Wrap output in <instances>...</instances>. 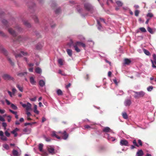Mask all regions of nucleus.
<instances>
[{"label": "nucleus", "instance_id": "obj_25", "mask_svg": "<svg viewBox=\"0 0 156 156\" xmlns=\"http://www.w3.org/2000/svg\"><path fill=\"white\" fill-rule=\"evenodd\" d=\"M35 72L36 73L40 74L41 73V70L40 68L37 67L35 69Z\"/></svg>", "mask_w": 156, "mask_h": 156}, {"label": "nucleus", "instance_id": "obj_13", "mask_svg": "<svg viewBox=\"0 0 156 156\" xmlns=\"http://www.w3.org/2000/svg\"><path fill=\"white\" fill-rule=\"evenodd\" d=\"M103 131L105 132L108 133V132H112V130H111L109 127H106L103 128Z\"/></svg>", "mask_w": 156, "mask_h": 156}, {"label": "nucleus", "instance_id": "obj_33", "mask_svg": "<svg viewBox=\"0 0 156 156\" xmlns=\"http://www.w3.org/2000/svg\"><path fill=\"white\" fill-rule=\"evenodd\" d=\"M43 145L42 144H40L39 145V149L41 151H42Z\"/></svg>", "mask_w": 156, "mask_h": 156}, {"label": "nucleus", "instance_id": "obj_7", "mask_svg": "<svg viewBox=\"0 0 156 156\" xmlns=\"http://www.w3.org/2000/svg\"><path fill=\"white\" fill-rule=\"evenodd\" d=\"M131 103V101L130 99H126L124 102V104L126 106H129Z\"/></svg>", "mask_w": 156, "mask_h": 156}, {"label": "nucleus", "instance_id": "obj_1", "mask_svg": "<svg viewBox=\"0 0 156 156\" xmlns=\"http://www.w3.org/2000/svg\"><path fill=\"white\" fill-rule=\"evenodd\" d=\"M81 46L84 48L86 47V45L85 44L80 41H77L74 43L73 45L75 50L77 52H79L80 51V50L78 48V46Z\"/></svg>", "mask_w": 156, "mask_h": 156}, {"label": "nucleus", "instance_id": "obj_19", "mask_svg": "<svg viewBox=\"0 0 156 156\" xmlns=\"http://www.w3.org/2000/svg\"><path fill=\"white\" fill-rule=\"evenodd\" d=\"M116 3L119 7H121L123 5V2L120 1H117Z\"/></svg>", "mask_w": 156, "mask_h": 156}, {"label": "nucleus", "instance_id": "obj_62", "mask_svg": "<svg viewBox=\"0 0 156 156\" xmlns=\"http://www.w3.org/2000/svg\"><path fill=\"white\" fill-rule=\"evenodd\" d=\"M113 81L114 83L116 85H117L118 84L117 81L116 79H114L113 80Z\"/></svg>", "mask_w": 156, "mask_h": 156}, {"label": "nucleus", "instance_id": "obj_3", "mask_svg": "<svg viewBox=\"0 0 156 156\" xmlns=\"http://www.w3.org/2000/svg\"><path fill=\"white\" fill-rule=\"evenodd\" d=\"M20 104L24 108H25L26 111H30L31 109L32 105L29 102H27V104H23L22 102H20Z\"/></svg>", "mask_w": 156, "mask_h": 156}, {"label": "nucleus", "instance_id": "obj_31", "mask_svg": "<svg viewBox=\"0 0 156 156\" xmlns=\"http://www.w3.org/2000/svg\"><path fill=\"white\" fill-rule=\"evenodd\" d=\"M43 45L41 44H38L36 46V48L37 49H40L41 48Z\"/></svg>", "mask_w": 156, "mask_h": 156}, {"label": "nucleus", "instance_id": "obj_58", "mask_svg": "<svg viewBox=\"0 0 156 156\" xmlns=\"http://www.w3.org/2000/svg\"><path fill=\"white\" fill-rule=\"evenodd\" d=\"M5 102L6 103L7 105H11V104L9 100H8L7 99H5Z\"/></svg>", "mask_w": 156, "mask_h": 156}, {"label": "nucleus", "instance_id": "obj_20", "mask_svg": "<svg viewBox=\"0 0 156 156\" xmlns=\"http://www.w3.org/2000/svg\"><path fill=\"white\" fill-rule=\"evenodd\" d=\"M16 87L19 89V90L21 92H23V88L19 84H17L16 85Z\"/></svg>", "mask_w": 156, "mask_h": 156}, {"label": "nucleus", "instance_id": "obj_43", "mask_svg": "<svg viewBox=\"0 0 156 156\" xmlns=\"http://www.w3.org/2000/svg\"><path fill=\"white\" fill-rule=\"evenodd\" d=\"M44 138L45 140L47 142L50 141L51 140V139L49 137H48L46 136H44Z\"/></svg>", "mask_w": 156, "mask_h": 156}, {"label": "nucleus", "instance_id": "obj_51", "mask_svg": "<svg viewBox=\"0 0 156 156\" xmlns=\"http://www.w3.org/2000/svg\"><path fill=\"white\" fill-rule=\"evenodd\" d=\"M0 121L2 122H4L5 121V119L4 117L0 115Z\"/></svg>", "mask_w": 156, "mask_h": 156}, {"label": "nucleus", "instance_id": "obj_5", "mask_svg": "<svg viewBox=\"0 0 156 156\" xmlns=\"http://www.w3.org/2000/svg\"><path fill=\"white\" fill-rule=\"evenodd\" d=\"M120 145L121 146H128V141L125 139H122L120 140Z\"/></svg>", "mask_w": 156, "mask_h": 156}, {"label": "nucleus", "instance_id": "obj_12", "mask_svg": "<svg viewBox=\"0 0 156 156\" xmlns=\"http://www.w3.org/2000/svg\"><path fill=\"white\" fill-rule=\"evenodd\" d=\"M58 133H59L58 132L56 133L55 131H53L52 132L51 136L53 137H55L58 139H60V137L58 136L57 135V134Z\"/></svg>", "mask_w": 156, "mask_h": 156}, {"label": "nucleus", "instance_id": "obj_40", "mask_svg": "<svg viewBox=\"0 0 156 156\" xmlns=\"http://www.w3.org/2000/svg\"><path fill=\"white\" fill-rule=\"evenodd\" d=\"M1 140H2L4 141H6L7 140V138L5 136H4V135H3L2 136H1Z\"/></svg>", "mask_w": 156, "mask_h": 156}, {"label": "nucleus", "instance_id": "obj_54", "mask_svg": "<svg viewBox=\"0 0 156 156\" xmlns=\"http://www.w3.org/2000/svg\"><path fill=\"white\" fill-rule=\"evenodd\" d=\"M37 99V98L36 97H35L33 98H30V100L31 101H36Z\"/></svg>", "mask_w": 156, "mask_h": 156}, {"label": "nucleus", "instance_id": "obj_32", "mask_svg": "<svg viewBox=\"0 0 156 156\" xmlns=\"http://www.w3.org/2000/svg\"><path fill=\"white\" fill-rule=\"evenodd\" d=\"M97 23L98 24V30H102V27L100 23L99 22V21L98 20L97 21Z\"/></svg>", "mask_w": 156, "mask_h": 156}, {"label": "nucleus", "instance_id": "obj_27", "mask_svg": "<svg viewBox=\"0 0 156 156\" xmlns=\"http://www.w3.org/2000/svg\"><path fill=\"white\" fill-rule=\"evenodd\" d=\"M122 115L124 119H126L128 118V115L126 112H123L122 113Z\"/></svg>", "mask_w": 156, "mask_h": 156}, {"label": "nucleus", "instance_id": "obj_46", "mask_svg": "<svg viewBox=\"0 0 156 156\" xmlns=\"http://www.w3.org/2000/svg\"><path fill=\"white\" fill-rule=\"evenodd\" d=\"M147 30L151 34H153V33L152 29L150 27H148Z\"/></svg>", "mask_w": 156, "mask_h": 156}, {"label": "nucleus", "instance_id": "obj_50", "mask_svg": "<svg viewBox=\"0 0 156 156\" xmlns=\"http://www.w3.org/2000/svg\"><path fill=\"white\" fill-rule=\"evenodd\" d=\"M16 91V89L15 88H12V92L13 94L15 95V94Z\"/></svg>", "mask_w": 156, "mask_h": 156}, {"label": "nucleus", "instance_id": "obj_14", "mask_svg": "<svg viewBox=\"0 0 156 156\" xmlns=\"http://www.w3.org/2000/svg\"><path fill=\"white\" fill-rule=\"evenodd\" d=\"M23 131L25 133L28 134L30 133L31 129L30 128H26L23 129Z\"/></svg>", "mask_w": 156, "mask_h": 156}, {"label": "nucleus", "instance_id": "obj_16", "mask_svg": "<svg viewBox=\"0 0 156 156\" xmlns=\"http://www.w3.org/2000/svg\"><path fill=\"white\" fill-rule=\"evenodd\" d=\"M30 81L32 85H35L36 83V81L34 80V78L33 77H30Z\"/></svg>", "mask_w": 156, "mask_h": 156}, {"label": "nucleus", "instance_id": "obj_24", "mask_svg": "<svg viewBox=\"0 0 156 156\" xmlns=\"http://www.w3.org/2000/svg\"><path fill=\"white\" fill-rule=\"evenodd\" d=\"M131 62V61L128 58H126L124 60V63L128 65Z\"/></svg>", "mask_w": 156, "mask_h": 156}, {"label": "nucleus", "instance_id": "obj_44", "mask_svg": "<svg viewBox=\"0 0 156 156\" xmlns=\"http://www.w3.org/2000/svg\"><path fill=\"white\" fill-rule=\"evenodd\" d=\"M8 93L9 94V95L11 97H12L13 96H14V95L13 94L12 92H11L9 91H8Z\"/></svg>", "mask_w": 156, "mask_h": 156}, {"label": "nucleus", "instance_id": "obj_9", "mask_svg": "<svg viewBox=\"0 0 156 156\" xmlns=\"http://www.w3.org/2000/svg\"><path fill=\"white\" fill-rule=\"evenodd\" d=\"M27 53L26 52H24L23 51H21L20 53L18 54H16L15 57L16 58L18 57H21L23 56H26L27 55Z\"/></svg>", "mask_w": 156, "mask_h": 156}, {"label": "nucleus", "instance_id": "obj_64", "mask_svg": "<svg viewBox=\"0 0 156 156\" xmlns=\"http://www.w3.org/2000/svg\"><path fill=\"white\" fill-rule=\"evenodd\" d=\"M90 46H92V45H94V42L93 41H90Z\"/></svg>", "mask_w": 156, "mask_h": 156}, {"label": "nucleus", "instance_id": "obj_29", "mask_svg": "<svg viewBox=\"0 0 156 156\" xmlns=\"http://www.w3.org/2000/svg\"><path fill=\"white\" fill-rule=\"evenodd\" d=\"M11 107L14 110H17L18 108L17 107L13 104H11Z\"/></svg>", "mask_w": 156, "mask_h": 156}, {"label": "nucleus", "instance_id": "obj_61", "mask_svg": "<svg viewBox=\"0 0 156 156\" xmlns=\"http://www.w3.org/2000/svg\"><path fill=\"white\" fill-rule=\"evenodd\" d=\"M3 135H4L3 132L2 131H0V136H1V137L2 136H3Z\"/></svg>", "mask_w": 156, "mask_h": 156}, {"label": "nucleus", "instance_id": "obj_53", "mask_svg": "<svg viewBox=\"0 0 156 156\" xmlns=\"http://www.w3.org/2000/svg\"><path fill=\"white\" fill-rule=\"evenodd\" d=\"M8 60L9 62L12 65H14V63L12 62L11 59L10 58H8Z\"/></svg>", "mask_w": 156, "mask_h": 156}, {"label": "nucleus", "instance_id": "obj_21", "mask_svg": "<svg viewBox=\"0 0 156 156\" xmlns=\"http://www.w3.org/2000/svg\"><path fill=\"white\" fill-rule=\"evenodd\" d=\"M151 61L152 63V66L153 68H156V60H151Z\"/></svg>", "mask_w": 156, "mask_h": 156}, {"label": "nucleus", "instance_id": "obj_28", "mask_svg": "<svg viewBox=\"0 0 156 156\" xmlns=\"http://www.w3.org/2000/svg\"><path fill=\"white\" fill-rule=\"evenodd\" d=\"M108 140L112 141H114L115 140V138L114 137H110L109 135H108Z\"/></svg>", "mask_w": 156, "mask_h": 156}, {"label": "nucleus", "instance_id": "obj_55", "mask_svg": "<svg viewBox=\"0 0 156 156\" xmlns=\"http://www.w3.org/2000/svg\"><path fill=\"white\" fill-rule=\"evenodd\" d=\"M29 111H26V114L28 117H29L31 115V113L29 112Z\"/></svg>", "mask_w": 156, "mask_h": 156}, {"label": "nucleus", "instance_id": "obj_48", "mask_svg": "<svg viewBox=\"0 0 156 156\" xmlns=\"http://www.w3.org/2000/svg\"><path fill=\"white\" fill-rule=\"evenodd\" d=\"M133 144L136 146L139 147V145L137 144L136 140H134L133 142Z\"/></svg>", "mask_w": 156, "mask_h": 156}, {"label": "nucleus", "instance_id": "obj_6", "mask_svg": "<svg viewBox=\"0 0 156 156\" xmlns=\"http://www.w3.org/2000/svg\"><path fill=\"white\" fill-rule=\"evenodd\" d=\"M2 78L5 80H12L13 79L12 77L9 75L7 74H5L2 76Z\"/></svg>", "mask_w": 156, "mask_h": 156}, {"label": "nucleus", "instance_id": "obj_26", "mask_svg": "<svg viewBox=\"0 0 156 156\" xmlns=\"http://www.w3.org/2000/svg\"><path fill=\"white\" fill-rule=\"evenodd\" d=\"M27 74V73L25 72H22L18 73L17 74V75L19 76L22 77L25 75L26 74Z\"/></svg>", "mask_w": 156, "mask_h": 156}, {"label": "nucleus", "instance_id": "obj_63", "mask_svg": "<svg viewBox=\"0 0 156 156\" xmlns=\"http://www.w3.org/2000/svg\"><path fill=\"white\" fill-rule=\"evenodd\" d=\"M33 68L32 67L30 68L29 69V70L30 72H32L33 71Z\"/></svg>", "mask_w": 156, "mask_h": 156}, {"label": "nucleus", "instance_id": "obj_4", "mask_svg": "<svg viewBox=\"0 0 156 156\" xmlns=\"http://www.w3.org/2000/svg\"><path fill=\"white\" fill-rule=\"evenodd\" d=\"M84 7L86 9L91 13H93L94 9L92 6L89 3H87L84 4Z\"/></svg>", "mask_w": 156, "mask_h": 156}, {"label": "nucleus", "instance_id": "obj_47", "mask_svg": "<svg viewBox=\"0 0 156 156\" xmlns=\"http://www.w3.org/2000/svg\"><path fill=\"white\" fill-rule=\"evenodd\" d=\"M139 13V11L138 10H136L135 12V14L136 16H138Z\"/></svg>", "mask_w": 156, "mask_h": 156}, {"label": "nucleus", "instance_id": "obj_42", "mask_svg": "<svg viewBox=\"0 0 156 156\" xmlns=\"http://www.w3.org/2000/svg\"><path fill=\"white\" fill-rule=\"evenodd\" d=\"M153 89V87L152 86H149L147 88V90L149 91H151Z\"/></svg>", "mask_w": 156, "mask_h": 156}, {"label": "nucleus", "instance_id": "obj_2", "mask_svg": "<svg viewBox=\"0 0 156 156\" xmlns=\"http://www.w3.org/2000/svg\"><path fill=\"white\" fill-rule=\"evenodd\" d=\"M132 93H134V97L136 98H139L143 97L145 93L143 91H141L139 92L133 91Z\"/></svg>", "mask_w": 156, "mask_h": 156}, {"label": "nucleus", "instance_id": "obj_60", "mask_svg": "<svg viewBox=\"0 0 156 156\" xmlns=\"http://www.w3.org/2000/svg\"><path fill=\"white\" fill-rule=\"evenodd\" d=\"M154 60H156V55L155 54L153 55Z\"/></svg>", "mask_w": 156, "mask_h": 156}, {"label": "nucleus", "instance_id": "obj_52", "mask_svg": "<svg viewBox=\"0 0 156 156\" xmlns=\"http://www.w3.org/2000/svg\"><path fill=\"white\" fill-rule=\"evenodd\" d=\"M60 11V9L59 8L57 9L55 11V12L56 13L58 14Z\"/></svg>", "mask_w": 156, "mask_h": 156}, {"label": "nucleus", "instance_id": "obj_49", "mask_svg": "<svg viewBox=\"0 0 156 156\" xmlns=\"http://www.w3.org/2000/svg\"><path fill=\"white\" fill-rule=\"evenodd\" d=\"M147 17H152L153 16V15L152 13H149L147 14Z\"/></svg>", "mask_w": 156, "mask_h": 156}, {"label": "nucleus", "instance_id": "obj_36", "mask_svg": "<svg viewBox=\"0 0 156 156\" xmlns=\"http://www.w3.org/2000/svg\"><path fill=\"white\" fill-rule=\"evenodd\" d=\"M3 147L6 150H8L9 149V146L7 144H5L3 145Z\"/></svg>", "mask_w": 156, "mask_h": 156}, {"label": "nucleus", "instance_id": "obj_38", "mask_svg": "<svg viewBox=\"0 0 156 156\" xmlns=\"http://www.w3.org/2000/svg\"><path fill=\"white\" fill-rule=\"evenodd\" d=\"M139 30L143 32H146V29L144 27H141L139 28Z\"/></svg>", "mask_w": 156, "mask_h": 156}, {"label": "nucleus", "instance_id": "obj_37", "mask_svg": "<svg viewBox=\"0 0 156 156\" xmlns=\"http://www.w3.org/2000/svg\"><path fill=\"white\" fill-rule=\"evenodd\" d=\"M2 22L4 25L6 26L7 27L8 22L6 20L4 19L2 21Z\"/></svg>", "mask_w": 156, "mask_h": 156}, {"label": "nucleus", "instance_id": "obj_18", "mask_svg": "<svg viewBox=\"0 0 156 156\" xmlns=\"http://www.w3.org/2000/svg\"><path fill=\"white\" fill-rule=\"evenodd\" d=\"M143 154V153L142 150H139L136 153V156H142Z\"/></svg>", "mask_w": 156, "mask_h": 156}, {"label": "nucleus", "instance_id": "obj_17", "mask_svg": "<svg viewBox=\"0 0 156 156\" xmlns=\"http://www.w3.org/2000/svg\"><path fill=\"white\" fill-rule=\"evenodd\" d=\"M39 84L41 87H43L45 85V81L43 80H41L39 81Z\"/></svg>", "mask_w": 156, "mask_h": 156}, {"label": "nucleus", "instance_id": "obj_8", "mask_svg": "<svg viewBox=\"0 0 156 156\" xmlns=\"http://www.w3.org/2000/svg\"><path fill=\"white\" fill-rule=\"evenodd\" d=\"M48 151L49 153L52 154L55 153L54 149V147L52 146H49L48 147Z\"/></svg>", "mask_w": 156, "mask_h": 156}, {"label": "nucleus", "instance_id": "obj_10", "mask_svg": "<svg viewBox=\"0 0 156 156\" xmlns=\"http://www.w3.org/2000/svg\"><path fill=\"white\" fill-rule=\"evenodd\" d=\"M58 133H62V135H63V138L64 140L66 139L68 136V135L66 133V131H64L62 133L61 131H59L58 132Z\"/></svg>", "mask_w": 156, "mask_h": 156}, {"label": "nucleus", "instance_id": "obj_22", "mask_svg": "<svg viewBox=\"0 0 156 156\" xmlns=\"http://www.w3.org/2000/svg\"><path fill=\"white\" fill-rule=\"evenodd\" d=\"M66 51L69 55V56L71 57L72 54V50L70 49H67L66 50Z\"/></svg>", "mask_w": 156, "mask_h": 156}, {"label": "nucleus", "instance_id": "obj_57", "mask_svg": "<svg viewBox=\"0 0 156 156\" xmlns=\"http://www.w3.org/2000/svg\"><path fill=\"white\" fill-rule=\"evenodd\" d=\"M7 117L8 118V122H10L11 119V117L10 115H8L7 116Z\"/></svg>", "mask_w": 156, "mask_h": 156}, {"label": "nucleus", "instance_id": "obj_41", "mask_svg": "<svg viewBox=\"0 0 156 156\" xmlns=\"http://www.w3.org/2000/svg\"><path fill=\"white\" fill-rule=\"evenodd\" d=\"M2 126H3V127H4V129L5 130L6 129V127L7 126V124L5 122H3L2 123Z\"/></svg>", "mask_w": 156, "mask_h": 156}, {"label": "nucleus", "instance_id": "obj_59", "mask_svg": "<svg viewBox=\"0 0 156 156\" xmlns=\"http://www.w3.org/2000/svg\"><path fill=\"white\" fill-rule=\"evenodd\" d=\"M5 112V111L4 109H0V113L1 114H3Z\"/></svg>", "mask_w": 156, "mask_h": 156}, {"label": "nucleus", "instance_id": "obj_15", "mask_svg": "<svg viewBox=\"0 0 156 156\" xmlns=\"http://www.w3.org/2000/svg\"><path fill=\"white\" fill-rule=\"evenodd\" d=\"M34 112L37 114L39 113V111L37 110V106L36 105H34Z\"/></svg>", "mask_w": 156, "mask_h": 156}, {"label": "nucleus", "instance_id": "obj_56", "mask_svg": "<svg viewBox=\"0 0 156 156\" xmlns=\"http://www.w3.org/2000/svg\"><path fill=\"white\" fill-rule=\"evenodd\" d=\"M138 143L140 146H141L142 145V142L141 140L139 139L138 140Z\"/></svg>", "mask_w": 156, "mask_h": 156}, {"label": "nucleus", "instance_id": "obj_34", "mask_svg": "<svg viewBox=\"0 0 156 156\" xmlns=\"http://www.w3.org/2000/svg\"><path fill=\"white\" fill-rule=\"evenodd\" d=\"M57 93L58 95H62V92L60 89H58L57 91Z\"/></svg>", "mask_w": 156, "mask_h": 156}, {"label": "nucleus", "instance_id": "obj_23", "mask_svg": "<svg viewBox=\"0 0 156 156\" xmlns=\"http://www.w3.org/2000/svg\"><path fill=\"white\" fill-rule=\"evenodd\" d=\"M64 62V60L62 59H59L58 60V62L59 64L61 65L62 66L63 64V62Z\"/></svg>", "mask_w": 156, "mask_h": 156}, {"label": "nucleus", "instance_id": "obj_45", "mask_svg": "<svg viewBox=\"0 0 156 156\" xmlns=\"http://www.w3.org/2000/svg\"><path fill=\"white\" fill-rule=\"evenodd\" d=\"M11 133L14 134L15 137H16L17 136V133L14 130L11 131Z\"/></svg>", "mask_w": 156, "mask_h": 156}, {"label": "nucleus", "instance_id": "obj_30", "mask_svg": "<svg viewBox=\"0 0 156 156\" xmlns=\"http://www.w3.org/2000/svg\"><path fill=\"white\" fill-rule=\"evenodd\" d=\"M12 153L13 155L15 156H18V152L16 150H13Z\"/></svg>", "mask_w": 156, "mask_h": 156}, {"label": "nucleus", "instance_id": "obj_35", "mask_svg": "<svg viewBox=\"0 0 156 156\" xmlns=\"http://www.w3.org/2000/svg\"><path fill=\"white\" fill-rule=\"evenodd\" d=\"M143 51L144 53L147 55H150V53L148 51L145 49H144Z\"/></svg>", "mask_w": 156, "mask_h": 156}, {"label": "nucleus", "instance_id": "obj_39", "mask_svg": "<svg viewBox=\"0 0 156 156\" xmlns=\"http://www.w3.org/2000/svg\"><path fill=\"white\" fill-rule=\"evenodd\" d=\"M5 135L7 137H9L10 136V133L8 132L7 130H6L5 132Z\"/></svg>", "mask_w": 156, "mask_h": 156}, {"label": "nucleus", "instance_id": "obj_11", "mask_svg": "<svg viewBox=\"0 0 156 156\" xmlns=\"http://www.w3.org/2000/svg\"><path fill=\"white\" fill-rule=\"evenodd\" d=\"M8 31L9 33L13 37H15L16 36V33L12 29L9 28Z\"/></svg>", "mask_w": 156, "mask_h": 156}]
</instances>
